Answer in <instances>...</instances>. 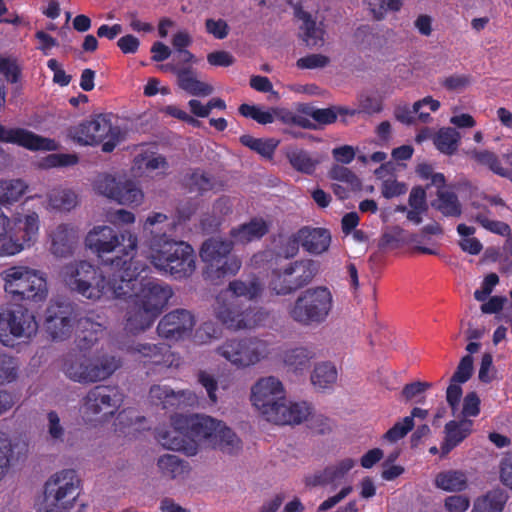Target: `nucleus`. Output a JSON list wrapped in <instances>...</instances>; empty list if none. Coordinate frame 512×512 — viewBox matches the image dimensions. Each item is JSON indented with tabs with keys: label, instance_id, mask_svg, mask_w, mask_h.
<instances>
[{
	"label": "nucleus",
	"instance_id": "nucleus-19",
	"mask_svg": "<svg viewBox=\"0 0 512 512\" xmlns=\"http://www.w3.org/2000/svg\"><path fill=\"white\" fill-rule=\"evenodd\" d=\"M194 326V315L187 309L177 308L160 319L157 333L165 340L178 342L191 336Z\"/></svg>",
	"mask_w": 512,
	"mask_h": 512
},
{
	"label": "nucleus",
	"instance_id": "nucleus-53",
	"mask_svg": "<svg viewBox=\"0 0 512 512\" xmlns=\"http://www.w3.org/2000/svg\"><path fill=\"white\" fill-rule=\"evenodd\" d=\"M13 458V446L8 434L0 431V481L8 473Z\"/></svg>",
	"mask_w": 512,
	"mask_h": 512
},
{
	"label": "nucleus",
	"instance_id": "nucleus-14",
	"mask_svg": "<svg viewBox=\"0 0 512 512\" xmlns=\"http://www.w3.org/2000/svg\"><path fill=\"white\" fill-rule=\"evenodd\" d=\"M217 354L238 368L253 366L271 353L268 341L257 337L228 339L217 347Z\"/></svg>",
	"mask_w": 512,
	"mask_h": 512
},
{
	"label": "nucleus",
	"instance_id": "nucleus-30",
	"mask_svg": "<svg viewBox=\"0 0 512 512\" xmlns=\"http://www.w3.org/2000/svg\"><path fill=\"white\" fill-rule=\"evenodd\" d=\"M268 231V223L261 217H254L248 223L232 228L229 234L233 244H247L261 239Z\"/></svg>",
	"mask_w": 512,
	"mask_h": 512
},
{
	"label": "nucleus",
	"instance_id": "nucleus-32",
	"mask_svg": "<svg viewBox=\"0 0 512 512\" xmlns=\"http://www.w3.org/2000/svg\"><path fill=\"white\" fill-rule=\"evenodd\" d=\"M423 106H429L430 110L435 112L440 108V102L433 99L431 96H426L423 99L416 101L412 108L405 102H399L394 106V118L401 124L407 126L413 125L416 122L415 113L419 112Z\"/></svg>",
	"mask_w": 512,
	"mask_h": 512
},
{
	"label": "nucleus",
	"instance_id": "nucleus-41",
	"mask_svg": "<svg viewBox=\"0 0 512 512\" xmlns=\"http://www.w3.org/2000/svg\"><path fill=\"white\" fill-rule=\"evenodd\" d=\"M432 206L446 217H459L462 213L458 196L453 191L438 190Z\"/></svg>",
	"mask_w": 512,
	"mask_h": 512
},
{
	"label": "nucleus",
	"instance_id": "nucleus-9",
	"mask_svg": "<svg viewBox=\"0 0 512 512\" xmlns=\"http://www.w3.org/2000/svg\"><path fill=\"white\" fill-rule=\"evenodd\" d=\"M80 479L74 469H64L52 475L45 483L37 512H64L73 507L79 495Z\"/></svg>",
	"mask_w": 512,
	"mask_h": 512
},
{
	"label": "nucleus",
	"instance_id": "nucleus-1",
	"mask_svg": "<svg viewBox=\"0 0 512 512\" xmlns=\"http://www.w3.org/2000/svg\"><path fill=\"white\" fill-rule=\"evenodd\" d=\"M130 260H133L132 258ZM132 263L122 258L110 259L106 271L88 261H75L65 265L62 269V278L65 285L73 292L89 300L101 298L112 299L114 296L127 294L131 281L129 279Z\"/></svg>",
	"mask_w": 512,
	"mask_h": 512
},
{
	"label": "nucleus",
	"instance_id": "nucleus-49",
	"mask_svg": "<svg viewBox=\"0 0 512 512\" xmlns=\"http://www.w3.org/2000/svg\"><path fill=\"white\" fill-rule=\"evenodd\" d=\"M329 177L333 180L346 184L352 191L361 189L362 183L358 176L349 168L342 165H333L329 171Z\"/></svg>",
	"mask_w": 512,
	"mask_h": 512
},
{
	"label": "nucleus",
	"instance_id": "nucleus-61",
	"mask_svg": "<svg viewBox=\"0 0 512 512\" xmlns=\"http://www.w3.org/2000/svg\"><path fill=\"white\" fill-rule=\"evenodd\" d=\"M205 28L209 34H211L214 38L219 40L226 38L230 31L229 25L223 19H206Z\"/></svg>",
	"mask_w": 512,
	"mask_h": 512
},
{
	"label": "nucleus",
	"instance_id": "nucleus-29",
	"mask_svg": "<svg viewBox=\"0 0 512 512\" xmlns=\"http://www.w3.org/2000/svg\"><path fill=\"white\" fill-rule=\"evenodd\" d=\"M473 420L460 419L459 421L451 420L445 424V438L441 445L442 455H447L464 441L473 430Z\"/></svg>",
	"mask_w": 512,
	"mask_h": 512
},
{
	"label": "nucleus",
	"instance_id": "nucleus-20",
	"mask_svg": "<svg viewBox=\"0 0 512 512\" xmlns=\"http://www.w3.org/2000/svg\"><path fill=\"white\" fill-rule=\"evenodd\" d=\"M0 142L14 144L31 151H54L55 140L21 127L8 128L0 123Z\"/></svg>",
	"mask_w": 512,
	"mask_h": 512
},
{
	"label": "nucleus",
	"instance_id": "nucleus-42",
	"mask_svg": "<svg viewBox=\"0 0 512 512\" xmlns=\"http://www.w3.org/2000/svg\"><path fill=\"white\" fill-rule=\"evenodd\" d=\"M239 141L243 146L267 159L273 158L279 145V141L274 138H255L248 134L240 136Z\"/></svg>",
	"mask_w": 512,
	"mask_h": 512
},
{
	"label": "nucleus",
	"instance_id": "nucleus-16",
	"mask_svg": "<svg viewBox=\"0 0 512 512\" xmlns=\"http://www.w3.org/2000/svg\"><path fill=\"white\" fill-rule=\"evenodd\" d=\"M268 313L261 308L242 309L235 303L223 304L216 311L217 319L232 330L253 329L265 324Z\"/></svg>",
	"mask_w": 512,
	"mask_h": 512
},
{
	"label": "nucleus",
	"instance_id": "nucleus-43",
	"mask_svg": "<svg viewBox=\"0 0 512 512\" xmlns=\"http://www.w3.org/2000/svg\"><path fill=\"white\" fill-rule=\"evenodd\" d=\"M229 290L236 297H244L248 300H252L261 295L263 285L258 277L252 276L247 280H234L230 282Z\"/></svg>",
	"mask_w": 512,
	"mask_h": 512
},
{
	"label": "nucleus",
	"instance_id": "nucleus-12",
	"mask_svg": "<svg viewBox=\"0 0 512 512\" xmlns=\"http://www.w3.org/2000/svg\"><path fill=\"white\" fill-rule=\"evenodd\" d=\"M72 139L81 145L95 146L102 143V151L112 152L121 140V131L113 126L107 114H99L81 122L70 131Z\"/></svg>",
	"mask_w": 512,
	"mask_h": 512
},
{
	"label": "nucleus",
	"instance_id": "nucleus-57",
	"mask_svg": "<svg viewBox=\"0 0 512 512\" xmlns=\"http://www.w3.org/2000/svg\"><path fill=\"white\" fill-rule=\"evenodd\" d=\"M304 113L319 125H330L336 122L334 106L328 108L308 107Z\"/></svg>",
	"mask_w": 512,
	"mask_h": 512
},
{
	"label": "nucleus",
	"instance_id": "nucleus-45",
	"mask_svg": "<svg viewBox=\"0 0 512 512\" xmlns=\"http://www.w3.org/2000/svg\"><path fill=\"white\" fill-rule=\"evenodd\" d=\"M26 189L27 185L23 180H0V204L6 206L17 202Z\"/></svg>",
	"mask_w": 512,
	"mask_h": 512
},
{
	"label": "nucleus",
	"instance_id": "nucleus-62",
	"mask_svg": "<svg viewBox=\"0 0 512 512\" xmlns=\"http://www.w3.org/2000/svg\"><path fill=\"white\" fill-rule=\"evenodd\" d=\"M0 74L4 75L7 81L16 83L20 78L21 71L14 60L0 55Z\"/></svg>",
	"mask_w": 512,
	"mask_h": 512
},
{
	"label": "nucleus",
	"instance_id": "nucleus-31",
	"mask_svg": "<svg viewBox=\"0 0 512 512\" xmlns=\"http://www.w3.org/2000/svg\"><path fill=\"white\" fill-rule=\"evenodd\" d=\"M77 329V348L85 352L103 337L106 327L90 317H85L78 321Z\"/></svg>",
	"mask_w": 512,
	"mask_h": 512
},
{
	"label": "nucleus",
	"instance_id": "nucleus-17",
	"mask_svg": "<svg viewBox=\"0 0 512 512\" xmlns=\"http://www.w3.org/2000/svg\"><path fill=\"white\" fill-rule=\"evenodd\" d=\"M284 400L283 385L273 376L259 379L251 389L252 404L269 422L270 414L275 413Z\"/></svg>",
	"mask_w": 512,
	"mask_h": 512
},
{
	"label": "nucleus",
	"instance_id": "nucleus-7",
	"mask_svg": "<svg viewBox=\"0 0 512 512\" xmlns=\"http://www.w3.org/2000/svg\"><path fill=\"white\" fill-rule=\"evenodd\" d=\"M186 424L189 438L203 441L215 449L232 454L239 448L240 440L237 435L223 422L205 415H183L178 423Z\"/></svg>",
	"mask_w": 512,
	"mask_h": 512
},
{
	"label": "nucleus",
	"instance_id": "nucleus-58",
	"mask_svg": "<svg viewBox=\"0 0 512 512\" xmlns=\"http://www.w3.org/2000/svg\"><path fill=\"white\" fill-rule=\"evenodd\" d=\"M469 155L477 163L489 167V169L495 174H497V171H499L502 167L501 161L498 159V157L493 152L488 150H472L469 152Z\"/></svg>",
	"mask_w": 512,
	"mask_h": 512
},
{
	"label": "nucleus",
	"instance_id": "nucleus-5",
	"mask_svg": "<svg viewBox=\"0 0 512 512\" xmlns=\"http://www.w3.org/2000/svg\"><path fill=\"white\" fill-rule=\"evenodd\" d=\"M137 236L129 231L120 232L110 226L98 225L93 227L85 237V246L97 254L99 258H103L106 254L119 249L121 256L113 259L122 258L123 260H131L132 267L147 265L136 256L137 253Z\"/></svg>",
	"mask_w": 512,
	"mask_h": 512
},
{
	"label": "nucleus",
	"instance_id": "nucleus-56",
	"mask_svg": "<svg viewBox=\"0 0 512 512\" xmlns=\"http://www.w3.org/2000/svg\"><path fill=\"white\" fill-rule=\"evenodd\" d=\"M414 427L412 417H404L402 421L396 422L385 434L384 439L396 442L404 438Z\"/></svg>",
	"mask_w": 512,
	"mask_h": 512
},
{
	"label": "nucleus",
	"instance_id": "nucleus-3",
	"mask_svg": "<svg viewBox=\"0 0 512 512\" xmlns=\"http://www.w3.org/2000/svg\"><path fill=\"white\" fill-rule=\"evenodd\" d=\"M151 239V263L174 279L187 278L195 271L196 256L192 246L167 237L161 228Z\"/></svg>",
	"mask_w": 512,
	"mask_h": 512
},
{
	"label": "nucleus",
	"instance_id": "nucleus-39",
	"mask_svg": "<svg viewBox=\"0 0 512 512\" xmlns=\"http://www.w3.org/2000/svg\"><path fill=\"white\" fill-rule=\"evenodd\" d=\"M188 185L190 191H197L200 194L208 191L218 192L223 190L222 182L201 169H195L189 175Z\"/></svg>",
	"mask_w": 512,
	"mask_h": 512
},
{
	"label": "nucleus",
	"instance_id": "nucleus-33",
	"mask_svg": "<svg viewBox=\"0 0 512 512\" xmlns=\"http://www.w3.org/2000/svg\"><path fill=\"white\" fill-rule=\"evenodd\" d=\"M77 238L76 230L69 224H60L51 235V251L54 255L65 257L72 253Z\"/></svg>",
	"mask_w": 512,
	"mask_h": 512
},
{
	"label": "nucleus",
	"instance_id": "nucleus-40",
	"mask_svg": "<svg viewBox=\"0 0 512 512\" xmlns=\"http://www.w3.org/2000/svg\"><path fill=\"white\" fill-rule=\"evenodd\" d=\"M461 140L460 133L452 127H443L433 137L436 148L445 155H453Z\"/></svg>",
	"mask_w": 512,
	"mask_h": 512
},
{
	"label": "nucleus",
	"instance_id": "nucleus-38",
	"mask_svg": "<svg viewBox=\"0 0 512 512\" xmlns=\"http://www.w3.org/2000/svg\"><path fill=\"white\" fill-rule=\"evenodd\" d=\"M157 466L162 476L171 480L183 478L190 471L188 462L171 454H165L159 457Z\"/></svg>",
	"mask_w": 512,
	"mask_h": 512
},
{
	"label": "nucleus",
	"instance_id": "nucleus-2",
	"mask_svg": "<svg viewBox=\"0 0 512 512\" xmlns=\"http://www.w3.org/2000/svg\"><path fill=\"white\" fill-rule=\"evenodd\" d=\"M148 265L135 266L131 269L129 279V292L122 296H114L112 299L128 300L124 318V330L132 335H137L149 329L163 308L173 295L171 287L148 278ZM126 288V286H124Z\"/></svg>",
	"mask_w": 512,
	"mask_h": 512
},
{
	"label": "nucleus",
	"instance_id": "nucleus-4",
	"mask_svg": "<svg viewBox=\"0 0 512 512\" xmlns=\"http://www.w3.org/2000/svg\"><path fill=\"white\" fill-rule=\"evenodd\" d=\"M4 291L13 302L25 304L43 302L48 295L47 281L43 275L27 266H11L0 273Z\"/></svg>",
	"mask_w": 512,
	"mask_h": 512
},
{
	"label": "nucleus",
	"instance_id": "nucleus-25",
	"mask_svg": "<svg viewBox=\"0 0 512 512\" xmlns=\"http://www.w3.org/2000/svg\"><path fill=\"white\" fill-rule=\"evenodd\" d=\"M164 71H169L177 77L180 89L192 96L204 97L213 92V87L197 79L196 71L191 67H179L176 64H165Z\"/></svg>",
	"mask_w": 512,
	"mask_h": 512
},
{
	"label": "nucleus",
	"instance_id": "nucleus-47",
	"mask_svg": "<svg viewBox=\"0 0 512 512\" xmlns=\"http://www.w3.org/2000/svg\"><path fill=\"white\" fill-rule=\"evenodd\" d=\"M336 380L337 370L334 365L328 362L316 365L311 375L312 384L322 390L332 387Z\"/></svg>",
	"mask_w": 512,
	"mask_h": 512
},
{
	"label": "nucleus",
	"instance_id": "nucleus-37",
	"mask_svg": "<svg viewBox=\"0 0 512 512\" xmlns=\"http://www.w3.org/2000/svg\"><path fill=\"white\" fill-rule=\"evenodd\" d=\"M507 500L504 490L492 489L474 500L472 512H502Z\"/></svg>",
	"mask_w": 512,
	"mask_h": 512
},
{
	"label": "nucleus",
	"instance_id": "nucleus-24",
	"mask_svg": "<svg viewBox=\"0 0 512 512\" xmlns=\"http://www.w3.org/2000/svg\"><path fill=\"white\" fill-rule=\"evenodd\" d=\"M6 322L10 333L17 338H30L37 332L38 324L35 316L23 305H14L3 314V322Z\"/></svg>",
	"mask_w": 512,
	"mask_h": 512
},
{
	"label": "nucleus",
	"instance_id": "nucleus-64",
	"mask_svg": "<svg viewBox=\"0 0 512 512\" xmlns=\"http://www.w3.org/2000/svg\"><path fill=\"white\" fill-rule=\"evenodd\" d=\"M407 187L404 183L395 179L384 180L381 186V193L386 199H391L405 194Z\"/></svg>",
	"mask_w": 512,
	"mask_h": 512
},
{
	"label": "nucleus",
	"instance_id": "nucleus-50",
	"mask_svg": "<svg viewBox=\"0 0 512 512\" xmlns=\"http://www.w3.org/2000/svg\"><path fill=\"white\" fill-rule=\"evenodd\" d=\"M492 215L491 211L485 209L475 215V221L479 223L486 230L501 236L510 234L511 229L508 224L502 221L491 220L489 217Z\"/></svg>",
	"mask_w": 512,
	"mask_h": 512
},
{
	"label": "nucleus",
	"instance_id": "nucleus-11",
	"mask_svg": "<svg viewBox=\"0 0 512 512\" xmlns=\"http://www.w3.org/2000/svg\"><path fill=\"white\" fill-rule=\"evenodd\" d=\"M39 216L36 212L10 218L9 225L0 233V256H12L33 245L39 234Z\"/></svg>",
	"mask_w": 512,
	"mask_h": 512
},
{
	"label": "nucleus",
	"instance_id": "nucleus-23",
	"mask_svg": "<svg viewBox=\"0 0 512 512\" xmlns=\"http://www.w3.org/2000/svg\"><path fill=\"white\" fill-rule=\"evenodd\" d=\"M183 417V414H175L171 416L170 427H159L156 429L157 441L168 450L184 451L189 453L190 450H195L194 447H188V431L186 424L179 422L178 418Z\"/></svg>",
	"mask_w": 512,
	"mask_h": 512
},
{
	"label": "nucleus",
	"instance_id": "nucleus-54",
	"mask_svg": "<svg viewBox=\"0 0 512 512\" xmlns=\"http://www.w3.org/2000/svg\"><path fill=\"white\" fill-rule=\"evenodd\" d=\"M238 112L245 118H250L259 124L266 125L274 121V116L269 111H264L257 105L243 103L239 106Z\"/></svg>",
	"mask_w": 512,
	"mask_h": 512
},
{
	"label": "nucleus",
	"instance_id": "nucleus-21",
	"mask_svg": "<svg viewBox=\"0 0 512 512\" xmlns=\"http://www.w3.org/2000/svg\"><path fill=\"white\" fill-rule=\"evenodd\" d=\"M73 314V308L69 303H50L46 310L45 328L53 340H64L71 334Z\"/></svg>",
	"mask_w": 512,
	"mask_h": 512
},
{
	"label": "nucleus",
	"instance_id": "nucleus-35",
	"mask_svg": "<svg viewBox=\"0 0 512 512\" xmlns=\"http://www.w3.org/2000/svg\"><path fill=\"white\" fill-rule=\"evenodd\" d=\"M186 391L175 392L170 387L164 385H153L150 388L149 395L153 403L160 405L162 409H171L179 407L186 399ZM191 394L189 393V396Z\"/></svg>",
	"mask_w": 512,
	"mask_h": 512
},
{
	"label": "nucleus",
	"instance_id": "nucleus-8",
	"mask_svg": "<svg viewBox=\"0 0 512 512\" xmlns=\"http://www.w3.org/2000/svg\"><path fill=\"white\" fill-rule=\"evenodd\" d=\"M233 241L220 238L205 240L200 249V257L205 263L204 277L213 284L234 276L241 268V260L233 255Z\"/></svg>",
	"mask_w": 512,
	"mask_h": 512
},
{
	"label": "nucleus",
	"instance_id": "nucleus-59",
	"mask_svg": "<svg viewBox=\"0 0 512 512\" xmlns=\"http://www.w3.org/2000/svg\"><path fill=\"white\" fill-rule=\"evenodd\" d=\"M473 374V358L471 355L463 356L452 375V382L466 383Z\"/></svg>",
	"mask_w": 512,
	"mask_h": 512
},
{
	"label": "nucleus",
	"instance_id": "nucleus-13",
	"mask_svg": "<svg viewBox=\"0 0 512 512\" xmlns=\"http://www.w3.org/2000/svg\"><path fill=\"white\" fill-rule=\"evenodd\" d=\"M318 265L311 259L295 260L271 272L270 289L277 295H289L307 286L315 277Z\"/></svg>",
	"mask_w": 512,
	"mask_h": 512
},
{
	"label": "nucleus",
	"instance_id": "nucleus-22",
	"mask_svg": "<svg viewBox=\"0 0 512 512\" xmlns=\"http://www.w3.org/2000/svg\"><path fill=\"white\" fill-rule=\"evenodd\" d=\"M127 352L145 367L169 366L172 362L170 347L164 343H133Z\"/></svg>",
	"mask_w": 512,
	"mask_h": 512
},
{
	"label": "nucleus",
	"instance_id": "nucleus-60",
	"mask_svg": "<svg viewBox=\"0 0 512 512\" xmlns=\"http://www.w3.org/2000/svg\"><path fill=\"white\" fill-rule=\"evenodd\" d=\"M480 404L481 401L478 394L475 391L468 392L463 399L462 419L477 417L480 414Z\"/></svg>",
	"mask_w": 512,
	"mask_h": 512
},
{
	"label": "nucleus",
	"instance_id": "nucleus-46",
	"mask_svg": "<svg viewBox=\"0 0 512 512\" xmlns=\"http://www.w3.org/2000/svg\"><path fill=\"white\" fill-rule=\"evenodd\" d=\"M313 353L306 348L300 347L286 351L284 363L295 373H302L310 368V361Z\"/></svg>",
	"mask_w": 512,
	"mask_h": 512
},
{
	"label": "nucleus",
	"instance_id": "nucleus-34",
	"mask_svg": "<svg viewBox=\"0 0 512 512\" xmlns=\"http://www.w3.org/2000/svg\"><path fill=\"white\" fill-rule=\"evenodd\" d=\"M355 465L351 458H345L335 465L326 467L321 473L306 480L309 486L327 485L342 479Z\"/></svg>",
	"mask_w": 512,
	"mask_h": 512
},
{
	"label": "nucleus",
	"instance_id": "nucleus-28",
	"mask_svg": "<svg viewBox=\"0 0 512 512\" xmlns=\"http://www.w3.org/2000/svg\"><path fill=\"white\" fill-rule=\"evenodd\" d=\"M295 16L302 21L300 25V37L309 48H317L324 45L325 31L321 25H317L311 14L304 11L301 6L295 7Z\"/></svg>",
	"mask_w": 512,
	"mask_h": 512
},
{
	"label": "nucleus",
	"instance_id": "nucleus-10",
	"mask_svg": "<svg viewBox=\"0 0 512 512\" xmlns=\"http://www.w3.org/2000/svg\"><path fill=\"white\" fill-rule=\"evenodd\" d=\"M120 365V360L115 356L103 355L90 359L84 351L73 350L66 355L63 370L75 382L90 383L107 379Z\"/></svg>",
	"mask_w": 512,
	"mask_h": 512
},
{
	"label": "nucleus",
	"instance_id": "nucleus-26",
	"mask_svg": "<svg viewBox=\"0 0 512 512\" xmlns=\"http://www.w3.org/2000/svg\"><path fill=\"white\" fill-rule=\"evenodd\" d=\"M303 250L311 255H321L328 251L331 233L326 228L304 226L298 230Z\"/></svg>",
	"mask_w": 512,
	"mask_h": 512
},
{
	"label": "nucleus",
	"instance_id": "nucleus-36",
	"mask_svg": "<svg viewBox=\"0 0 512 512\" xmlns=\"http://www.w3.org/2000/svg\"><path fill=\"white\" fill-rule=\"evenodd\" d=\"M285 155L294 170L307 175H312L320 163L307 150L298 147H288Z\"/></svg>",
	"mask_w": 512,
	"mask_h": 512
},
{
	"label": "nucleus",
	"instance_id": "nucleus-63",
	"mask_svg": "<svg viewBox=\"0 0 512 512\" xmlns=\"http://www.w3.org/2000/svg\"><path fill=\"white\" fill-rule=\"evenodd\" d=\"M329 58L322 54H310L297 60V67L300 69H315L325 67Z\"/></svg>",
	"mask_w": 512,
	"mask_h": 512
},
{
	"label": "nucleus",
	"instance_id": "nucleus-55",
	"mask_svg": "<svg viewBox=\"0 0 512 512\" xmlns=\"http://www.w3.org/2000/svg\"><path fill=\"white\" fill-rule=\"evenodd\" d=\"M17 376V360L6 353L0 352V384L11 383L16 380Z\"/></svg>",
	"mask_w": 512,
	"mask_h": 512
},
{
	"label": "nucleus",
	"instance_id": "nucleus-44",
	"mask_svg": "<svg viewBox=\"0 0 512 512\" xmlns=\"http://www.w3.org/2000/svg\"><path fill=\"white\" fill-rule=\"evenodd\" d=\"M435 485L445 491L460 492L467 487V477L462 471L449 470L436 476Z\"/></svg>",
	"mask_w": 512,
	"mask_h": 512
},
{
	"label": "nucleus",
	"instance_id": "nucleus-18",
	"mask_svg": "<svg viewBox=\"0 0 512 512\" xmlns=\"http://www.w3.org/2000/svg\"><path fill=\"white\" fill-rule=\"evenodd\" d=\"M96 191L121 205H139L143 200V192L131 181H117L109 174L100 176L95 183Z\"/></svg>",
	"mask_w": 512,
	"mask_h": 512
},
{
	"label": "nucleus",
	"instance_id": "nucleus-6",
	"mask_svg": "<svg viewBox=\"0 0 512 512\" xmlns=\"http://www.w3.org/2000/svg\"><path fill=\"white\" fill-rule=\"evenodd\" d=\"M334 306L333 295L326 286L302 291L288 309L289 317L302 326H318L326 322Z\"/></svg>",
	"mask_w": 512,
	"mask_h": 512
},
{
	"label": "nucleus",
	"instance_id": "nucleus-27",
	"mask_svg": "<svg viewBox=\"0 0 512 512\" xmlns=\"http://www.w3.org/2000/svg\"><path fill=\"white\" fill-rule=\"evenodd\" d=\"M311 414V406L306 402L286 404L280 403L275 413L270 414V422L278 425L300 424Z\"/></svg>",
	"mask_w": 512,
	"mask_h": 512
},
{
	"label": "nucleus",
	"instance_id": "nucleus-48",
	"mask_svg": "<svg viewBox=\"0 0 512 512\" xmlns=\"http://www.w3.org/2000/svg\"><path fill=\"white\" fill-rule=\"evenodd\" d=\"M48 201L53 209L70 211L76 206L77 195L70 189H54L49 193Z\"/></svg>",
	"mask_w": 512,
	"mask_h": 512
},
{
	"label": "nucleus",
	"instance_id": "nucleus-51",
	"mask_svg": "<svg viewBox=\"0 0 512 512\" xmlns=\"http://www.w3.org/2000/svg\"><path fill=\"white\" fill-rule=\"evenodd\" d=\"M220 336L217 325L211 321L202 323L192 335V342L195 345L202 346L209 344Z\"/></svg>",
	"mask_w": 512,
	"mask_h": 512
},
{
	"label": "nucleus",
	"instance_id": "nucleus-52",
	"mask_svg": "<svg viewBox=\"0 0 512 512\" xmlns=\"http://www.w3.org/2000/svg\"><path fill=\"white\" fill-rule=\"evenodd\" d=\"M374 18L381 20L388 11H399L403 0H364Z\"/></svg>",
	"mask_w": 512,
	"mask_h": 512
},
{
	"label": "nucleus",
	"instance_id": "nucleus-15",
	"mask_svg": "<svg viewBox=\"0 0 512 512\" xmlns=\"http://www.w3.org/2000/svg\"><path fill=\"white\" fill-rule=\"evenodd\" d=\"M123 402V394L116 386L96 385L82 399L81 410L88 420L113 416Z\"/></svg>",
	"mask_w": 512,
	"mask_h": 512
}]
</instances>
